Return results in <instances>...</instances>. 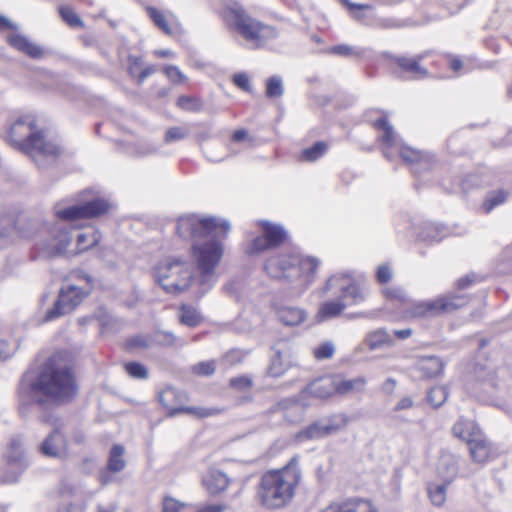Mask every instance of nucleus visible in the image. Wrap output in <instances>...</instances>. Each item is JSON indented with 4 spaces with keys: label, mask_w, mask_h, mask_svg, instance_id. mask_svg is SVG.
<instances>
[{
    "label": "nucleus",
    "mask_w": 512,
    "mask_h": 512,
    "mask_svg": "<svg viewBox=\"0 0 512 512\" xmlns=\"http://www.w3.org/2000/svg\"><path fill=\"white\" fill-rule=\"evenodd\" d=\"M258 226L262 234L254 237L246 247L245 253L248 256L259 255L263 252L277 249L288 239L285 229L269 221H260Z\"/></svg>",
    "instance_id": "9b49d317"
},
{
    "label": "nucleus",
    "mask_w": 512,
    "mask_h": 512,
    "mask_svg": "<svg viewBox=\"0 0 512 512\" xmlns=\"http://www.w3.org/2000/svg\"><path fill=\"white\" fill-rule=\"evenodd\" d=\"M230 479L228 476L216 469L209 470L203 477V485L211 495H217L227 489Z\"/></svg>",
    "instance_id": "cd10ccee"
},
{
    "label": "nucleus",
    "mask_w": 512,
    "mask_h": 512,
    "mask_svg": "<svg viewBox=\"0 0 512 512\" xmlns=\"http://www.w3.org/2000/svg\"><path fill=\"white\" fill-rule=\"evenodd\" d=\"M335 348L330 342H323L313 350V356L317 360L330 359L334 355Z\"/></svg>",
    "instance_id": "603ef678"
},
{
    "label": "nucleus",
    "mask_w": 512,
    "mask_h": 512,
    "mask_svg": "<svg viewBox=\"0 0 512 512\" xmlns=\"http://www.w3.org/2000/svg\"><path fill=\"white\" fill-rule=\"evenodd\" d=\"M292 366V355L290 352L277 351L272 357L268 374L271 377L283 375Z\"/></svg>",
    "instance_id": "72a5a7b5"
},
{
    "label": "nucleus",
    "mask_w": 512,
    "mask_h": 512,
    "mask_svg": "<svg viewBox=\"0 0 512 512\" xmlns=\"http://www.w3.org/2000/svg\"><path fill=\"white\" fill-rule=\"evenodd\" d=\"M452 432L455 437L464 440L467 444L471 442V440L484 435L477 423L469 418L458 421L453 426Z\"/></svg>",
    "instance_id": "c85d7f7f"
},
{
    "label": "nucleus",
    "mask_w": 512,
    "mask_h": 512,
    "mask_svg": "<svg viewBox=\"0 0 512 512\" xmlns=\"http://www.w3.org/2000/svg\"><path fill=\"white\" fill-rule=\"evenodd\" d=\"M190 254L194 268L179 257H167L159 261L153 275L163 290L170 294H182L193 286L202 295L215 282V272L223 256V245L216 239L193 242Z\"/></svg>",
    "instance_id": "f257e3e1"
},
{
    "label": "nucleus",
    "mask_w": 512,
    "mask_h": 512,
    "mask_svg": "<svg viewBox=\"0 0 512 512\" xmlns=\"http://www.w3.org/2000/svg\"><path fill=\"white\" fill-rule=\"evenodd\" d=\"M470 457L473 462L484 465L499 456L498 448L485 435L468 443Z\"/></svg>",
    "instance_id": "4be33fe9"
},
{
    "label": "nucleus",
    "mask_w": 512,
    "mask_h": 512,
    "mask_svg": "<svg viewBox=\"0 0 512 512\" xmlns=\"http://www.w3.org/2000/svg\"><path fill=\"white\" fill-rule=\"evenodd\" d=\"M6 457L8 460V471L0 476V484L15 483L24 470V450L20 437L11 438Z\"/></svg>",
    "instance_id": "f3484780"
},
{
    "label": "nucleus",
    "mask_w": 512,
    "mask_h": 512,
    "mask_svg": "<svg viewBox=\"0 0 512 512\" xmlns=\"http://www.w3.org/2000/svg\"><path fill=\"white\" fill-rule=\"evenodd\" d=\"M124 452H125L124 446H122L120 444H115L112 446L110 453H109L108 462H107L108 469L111 472L118 473V472H121L125 468L126 462L123 457Z\"/></svg>",
    "instance_id": "58836bf2"
},
{
    "label": "nucleus",
    "mask_w": 512,
    "mask_h": 512,
    "mask_svg": "<svg viewBox=\"0 0 512 512\" xmlns=\"http://www.w3.org/2000/svg\"><path fill=\"white\" fill-rule=\"evenodd\" d=\"M448 398V391L445 386L432 387L427 395L428 403L434 407H440Z\"/></svg>",
    "instance_id": "de8ad7c7"
},
{
    "label": "nucleus",
    "mask_w": 512,
    "mask_h": 512,
    "mask_svg": "<svg viewBox=\"0 0 512 512\" xmlns=\"http://www.w3.org/2000/svg\"><path fill=\"white\" fill-rule=\"evenodd\" d=\"M161 70L172 84L177 85L188 82L187 76L175 65H164Z\"/></svg>",
    "instance_id": "09e8293b"
},
{
    "label": "nucleus",
    "mask_w": 512,
    "mask_h": 512,
    "mask_svg": "<svg viewBox=\"0 0 512 512\" xmlns=\"http://www.w3.org/2000/svg\"><path fill=\"white\" fill-rule=\"evenodd\" d=\"M365 377H356L353 379H344L339 375H336V395H349L353 393H359L364 391L366 386Z\"/></svg>",
    "instance_id": "2f4dec72"
},
{
    "label": "nucleus",
    "mask_w": 512,
    "mask_h": 512,
    "mask_svg": "<svg viewBox=\"0 0 512 512\" xmlns=\"http://www.w3.org/2000/svg\"><path fill=\"white\" fill-rule=\"evenodd\" d=\"M229 229L230 225L225 221H219L212 216H200L194 213L181 216L176 222V234L185 240H196L212 234L226 236Z\"/></svg>",
    "instance_id": "1a4fd4ad"
},
{
    "label": "nucleus",
    "mask_w": 512,
    "mask_h": 512,
    "mask_svg": "<svg viewBox=\"0 0 512 512\" xmlns=\"http://www.w3.org/2000/svg\"><path fill=\"white\" fill-rule=\"evenodd\" d=\"M340 5L346 9L349 16L362 24H369L372 16L373 6L371 4H356L350 0H338Z\"/></svg>",
    "instance_id": "c756f323"
},
{
    "label": "nucleus",
    "mask_w": 512,
    "mask_h": 512,
    "mask_svg": "<svg viewBox=\"0 0 512 512\" xmlns=\"http://www.w3.org/2000/svg\"><path fill=\"white\" fill-rule=\"evenodd\" d=\"M101 241V233L97 228H91L77 236L76 254L84 253L97 246Z\"/></svg>",
    "instance_id": "f704fd0d"
},
{
    "label": "nucleus",
    "mask_w": 512,
    "mask_h": 512,
    "mask_svg": "<svg viewBox=\"0 0 512 512\" xmlns=\"http://www.w3.org/2000/svg\"><path fill=\"white\" fill-rule=\"evenodd\" d=\"M161 344L166 346H173L176 344V337L170 332H164L161 334V339L159 340Z\"/></svg>",
    "instance_id": "338daca9"
},
{
    "label": "nucleus",
    "mask_w": 512,
    "mask_h": 512,
    "mask_svg": "<svg viewBox=\"0 0 512 512\" xmlns=\"http://www.w3.org/2000/svg\"><path fill=\"white\" fill-rule=\"evenodd\" d=\"M413 368L420 379L429 380L443 374L444 363L437 356H421L416 360Z\"/></svg>",
    "instance_id": "b1692460"
},
{
    "label": "nucleus",
    "mask_w": 512,
    "mask_h": 512,
    "mask_svg": "<svg viewBox=\"0 0 512 512\" xmlns=\"http://www.w3.org/2000/svg\"><path fill=\"white\" fill-rule=\"evenodd\" d=\"M370 126L382 134L378 142L386 149L392 148L396 143V135L389 120V114L385 110L372 108L366 112Z\"/></svg>",
    "instance_id": "a211bd4d"
},
{
    "label": "nucleus",
    "mask_w": 512,
    "mask_h": 512,
    "mask_svg": "<svg viewBox=\"0 0 512 512\" xmlns=\"http://www.w3.org/2000/svg\"><path fill=\"white\" fill-rule=\"evenodd\" d=\"M178 317L181 324L188 327H197L203 322L200 312L192 305L183 303L179 306Z\"/></svg>",
    "instance_id": "c9c22d12"
},
{
    "label": "nucleus",
    "mask_w": 512,
    "mask_h": 512,
    "mask_svg": "<svg viewBox=\"0 0 512 512\" xmlns=\"http://www.w3.org/2000/svg\"><path fill=\"white\" fill-rule=\"evenodd\" d=\"M8 143L33 160H56L62 154V147L49 139L39 128L33 115H22L14 120L6 133Z\"/></svg>",
    "instance_id": "20e7f679"
},
{
    "label": "nucleus",
    "mask_w": 512,
    "mask_h": 512,
    "mask_svg": "<svg viewBox=\"0 0 512 512\" xmlns=\"http://www.w3.org/2000/svg\"><path fill=\"white\" fill-rule=\"evenodd\" d=\"M414 406H416V402L413 400L410 396L402 397L395 406V411H404L412 409Z\"/></svg>",
    "instance_id": "e2e57ef3"
},
{
    "label": "nucleus",
    "mask_w": 512,
    "mask_h": 512,
    "mask_svg": "<svg viewBox=\"0 0 512 512\" xmlns=\"http://www.w3.org/2000/svg\"><path fill=\"white\" fill-rule=\"evenodd\" d=\"M252 380L250 377L246 376V375H241V376H237V377H233L229 380V386L236 390V391H240V392H245V391H248L252 388Z\"/></svg>",
    "instance_id": "3c124183"
},
{
    "label": "nucleus",
    "mask_w": 512,
    "mask_h": 512,
    "mask_svg": "<svg viewBox=\"0 0 512 512\" xmlns=\"http://www.w3.org/2000/svg\"><path fill=\"white\" fill-rule=\"evenodd\" d=\"M320 266L318 258L296 251L275 254L264 264L267 275L304 292L315 281Z\"/></svg>",
    "instance_id": "7ed1b4c3"
},
{
    "label": "nucleus",
    "mask_w": 512,
    "mask_h": 512,
    "mask_svg": "<svg viewBox=\"0 0 512 512\" xmlns=\"http://www.w3.org/2000/svg\"><path fill=\"white\" fill-rule=\"evenodd\" d=\"M382 294L387 300H396V301H400V302H403L406 300L405 292L401 288L385 287L382 290Z\"/></svg>",
    "instance_id": "13d9d810"
},
{
    "label": "nucleus",
    "mask_w": 512,
    "mask_h": 512,
    "mask_svg": "<svg viewBox=\"0 0 512 512\" xmlns=\"http://www.w3.org/2000/svg\"><path fill=\"white\" fill-rule=\"evenodd\" d=\"M329 150V144L325 141H318L311 147L303 149L297 156L299 162H315L323 157Z\"/></svg>",
    "instance_id": "e433bc0d"
},
{
    "label": "nucleus",
    "mask_w": 512,
    "mask_h": 512,
    "mask_svg": "<svg viewBox=\"0 0 512 512\" xmlns=\"http://www.w3.org/2000/svg\"><path fill=\"white\" fill-rule=\"evenodd\" d=\"M85 506L79 503H69L67 504L62 512H84Z\"/></svg>",
    "instance_id": "774afa93"
},
{
    "label": "nucleus",
    "mask_w": 512,
    "mask_h": 512,
    "mask_svg": "<svg viewBox=\"0 0 512 512\" xmlns=\"http://www.w3.org/2000/svg\"><path fill=\"white\" fill-rule=\"evenodd\" d=\"M186 507V504L180 503L174 498L166 497L163 500V512H181Z\"/></svg>",
    "instance_id": "052dcab7"
},
{
    "label": "nucleus",
    "mask_w": 512,
    "mask_h": 512,
    "mask_svg": "<svg viewBox=\"0 0 512 512\" xmlns=\"http://www.w3.org/2000/svg\"><path fill=\"white\" fill-rule=\"evenodd\" d=\"M323 512H376L370 501L361 498H352L344 502L333 503Z\"/></svg>",
    "instance_id": "a878e982"
},
{
    "label": "nucleus",
    "mask_w": 512,
    "mask_h": 512,
    "mask_svg": "<svg viewBox=\"0 0 512 512\" xmlns=\"http://www.w3.org/2000/svg\"><path fill=\"white\" fill-rule=\"evenodd\" d=\"M78 393L74 368L55 354L47 359L30 385L31 400L38 405H57L71 401Z\"/></svg>",
    "instance_id": "f03ea898"
},
{
    "label": "nucleus",
    "mask_w": 512,
    "mask_h": 512,
    "mask_svg": "<svg viewBox=\"0 0 512 512\" xmlns=\"http://www.w3.org/2000/svg\"><path fill=\"white\" fill-rule=\"evenodd\" d=\"M145 12L155 27L167 36L175 37L184 34V28L172 12L162 11L153 6H146Z\"/></svg>",
    "instance_id": "6ab92c4d"
},
{
    "label": "nucleus",
    "mask_w": 512,
    "mask_h": 512,
    "mask_svg": "<svg viewBox=\"0 0 512 512\" xmlns=\"http://www.w3.org/2000/svg\"><path fill=\"white\" fill-rule=\"evenodd\" d=\"M370 349H378L393 344V339L389 332L383 328L370 332L367 336Z\"/></svg>",
    "instance_id": "ea45409f"
},
{
    "label": "nucleus",
    "mask_w": 512,
    "mask_h": 512,
    "mask_svg": "<svg viewBox=\"0 0 512 512\" xmlns=\"http://www.w3.org/2000/svg\"><path fill=\"white\" fill-rule=\"evenodd\" d=\"M58 12L62 20L71 28H84V22L72 7L61 5Z\"/></svg>",
    "instance_id": "79ce46f5"
},
{
    "label": "nucleus",
    "mask_w": 512,
    "mask_h": 512,
    "mask_svg": "<svg viewBox=\"0 0 512 512\" xmlns=\"http://www.w3.org/2000/svg\"><path fill=\"white\" fill-rule=\"evenodd\" d=\"M187 134V130L182 127H170L165 133L164 140L166 143H171L174 141L184 139L187 136Z\"/></svg>",
    "instance_id": "5fc2aeb1"
},
{
    "label": "nucleus",
    "mask_w": 512,
    "mask_h": 512,
    "mask_svg": "<svg viewBox=\"0 0 512 512\" xmlns=\"http://www.w3.org/2000/svg\"><path fill=\"white\" fill-rule=\"evenodd\" d=\"M346 426L345 418H322L297 434L298 440L317 439L337 433Z\"/></svg>",
    "instance_id": "aec40b11"
},
{
    "label": "nucleus",
    "mask_w": 512,
    "mask_h": 512,
    "mask_svg": "<svg viewBox=\"0 0 512 512\" xmlns=\"http://www.w3.org/2000/svg\"><path fill=\"white\" fill-rule=\"evenodd\" d=\"M93 319H95L98 322L101 334H104L113 323L112 317L104 311L95 314L93 316Z\"/></svg>",
    "instance_id": "bf43d9fd"
},
{
    "label": "nucleus",
    "mask_w": 512,
    "mask_h": 512,
    "mask_svg": "<svg viewBox=\"0 0 512 512\" xmlns=\"http://www.w3.org/2000/svg\"><path fill=\"white\" fill-rule=\"evenodd\" d=\"M41 452L49 457H61L66 452V440L63 434L54 430L41 444Z\"/></svg>",
    "instance_id": "bb28decb"
},
{
    "label": "nucleus",
    "mask_w": 512,
    "mask_h": 512,
    "mask_svg": "<svg viewBox=\"0 0 512 512\" xmlns=\"http://www.w3.org/2000/svg\"><path fill=\"white\" fill-rule=\"evenodd\" d=\"M216 365L214 360L202 361L192 367V372L198 376H210L214 374Z\"/></svg>",
    "instance_id": "864d4df0"
},
{
    "label": "nucleus",
    "mask_w": 512,
    "mask_h": 512,
    "mask_svg": "<svg viewBox=\"0 0 512 512\" xmlns=\"http://www.w3.org/2000/svg\"><path fill=\"white\" fill-rule=\"evenodd\" d=\"M71 244V235L68 230H59L50 240L47 246V254L49 256H60L67 252Z\"/></svg>",
    "instance_id": "473e14b6"
},
{
    "label": "nucleus",
    "mask_w": 512,
    "mask_h": 512,
    "mask_svg": "<svg viewBox=\"0 0 512 512\" xmlns=\"http://www.w3.org/2000/svg\"><path fill=\"white\" fill-rule=\"evenodd\" d=\"M302 479L298 456L292 457L280 469L265 472L260 481L258 497L267 508H280L288 504L295 495Z\"/></svg>",
    "instance_id": "39448f33"
},
{
    "label": "nucleus",
    "mask_w": 512,
    "mask_h": 512,
    "mask_svg": "<svg viewBox=\"0 0 512 512\" xmlns=\"http://www.w3.org/2000/svg\"><path fill=\"white\" fill-rule=\"evenodd\" d=\"M425 59L432 60L431 52H424L413 57L397 56L392 58L394 72L398 76H406L410 79H421L428 76V69L423 64Z\"/></svg>",
    "instance_id": "4468645a"
},
{
    "label": "nucleus",
    "mask_w": 512,
    "mask_h": 512,
    "mask_svg": "<svg viewBox=\"0 0 512 512\" xmlns=\"http://www.w3.org/2000/svg\"><path fill=\"white\" fill-rule=\"evenodd\" d=\"M469 303V297L464 294L447 293L434 299L411 303L404 311L407 319H422L436 317L455 312Z\"/></svg>",
    "instance_id": "6e6552de"
},
{
    "label": "nucleus",
    "mask_w": 512,
    "mask_h": 512,
    "mask_svg": "<svg viewBox=\"0 0 512 512\" xmlns=\"http://www.w3.org/2000/svg\"><path fill=\"white\" fill-rule=\"evenodd\" d=\"M398 154L415 177L433 171L437 164L434 155L405 144L399 146Z\"/></svg>",
    "instance_id": "ddd939ff"
},
{
    "label": "nucleus",
    "mask_w": 512,
    "mask_h": 512,
    "mask_svg": "<svg viewBox=\"0 0 512 512\" xmlns=\"http://www.w3.org/2000/svg\"><path fill=\"white\" fill-rule=\"evenodd\" d=\"M111 471L108 466L105 469L100 470L98 479L102 485H107L113 482L114 478L111 476Z\"/></svg>",
    "instance_id": "69168bd1"
},
{
    "label": "nucleus",
    "mask_w": 512,
    "mask_h": 512,
    "mask_svg": "<svg viewBox=\"0 0 512 512\" xmlns=\"http://www.w3.org/2000/svg\"><path fill=\"white\" fill-rule=\"evenodd\" d=\"M327 285L336 287L341 294L338 299L329 300L320 305L317 313L320 320L337 317L347 306L357 305L365 300L359 283L347 276L331 277Z\"/></svg>",
    "instance_id": "0eeeda50"
},
{
    "label": "nucleus",
    "mask_w": 512,
    "mask_h": 512,
    "mask_svg": "<svg viewBox=\"0 0 512 512\" xmlns=\"http://www.w3.org/2000/svg\"><path fill=\"white\" fill-rule=\"evenodd\" d=\"M86 295L87 292L74 285L62 288L54 306L47 311L45 319L51 321L71 312L83 301Z\"/></svg>",
    "instance_id": "2eb2a0df"
},
{
    "label": "nucleus",
    "mask_w": 512,
    "mask_h": 512,
    "mask_svg": "<svg viewBox=\"0 0 512 512\" xmlns=\"http://www.w3.org/2000/svg\"><path fill=\"white\" fill-rule=\"evenodd\" d=\"M430 63L435 68L439 67L441 64H446L455 76L461 75L465 68L464 60L460 56L450 53H432V61H430Z\"/></svg>",
    "instance_id": "7c9ffc66"
},
{
    "label": "nucleus",
    "mask_w": 512,
    "mask_h": 512,
    "mask_svg": "<svg viewBox=\"0 0 512 512\" xmlns=\"http://www.w3.org/2000/svg\"><path fill=\"white\" fill-rule=\"evenodd\" d=\"M473 282H474V278L469 275H466V276H463V277L457 279V281L455 282V287L458 290H463V289H466L469 286H471L473 284Z\"/></svg>",
    "instance_id": "0e129e2a"
},
{
    "label": "nucleus",
    "mask_w": 512,
    "mask_h": 512,
    "mask_svg": "<svg viewBox=\"0 0 512 512\" xmlns=\"http://www.w3.org/2000/svg\"><path fill=\"white\" fill-rule=\"evenodd\" d=\"M5 30L9 31L6 35L7 44L17 52L33 60H39L46 56L47 50L43 46L38 45L29 37L20 33L17 25L5 16L0 15V31Z\"/></svg>",
    "instance_id": "f8f14e48"
},
{
    "label": "nucleus",
    "mask_w": 512,
    "mask_h": 512,
    "mask_svg": "<svg viewBox=\"0 0 512 512\" xmlns=\"http://www.w3.org/2000/svg\"><path fill=\"white\" fill-rule=\"evenodd\" d=\"M459 471L458 458L449 452H442L437 466L438 476L446 483H452Z\"/></svg>",
    "instance_id": "393cba45"
},
{
    "label": "nucleus",
    "mask_w": 512,
    "mask_h": 512,
    "mask_svg": "<svg viewBox=\"0 0 512 512\" xmlns=\"http://www.w3.org/2000/svg\"><path fill=\"white\" fill-rule=\"evenodd\" d=\"M149 346V341L144 336H132L126 340L125 347L126 349H145Z\"/></svg>",
    "instance_id": "4d7b16f0"
},
{
    "label": "nucleus",
    "mask_w": 512,
    "mask_h": 512,
    "mask_svg": "<svg viewBox=\"0 0 512 512\" xmlns=\"http://www.w3.org/2000/svg\"><path fill=\"white\" fill-rule=\"evenodd\" d=\"M123 369L125 373L133 379L145 380L149 376L147 367L137 361H127L123 363Z\"/></svg>",
    "instance_id": "37998d69"
},
{
    "label": "nucleus",
    "mask_w": 512,
    "mask_h": 512,
    "mask_svg": "<svg viewBox=\"0 0 512 512\" xmlns=\"http://www.w3.org/2000/svg\"><path fill=\"white\" fill-rule=\"evenodd\" d=\"M176 105L179 109L192 113H198L203 109V101L197 96L180 95Z\"/></svg>",
    "instance_id": "a19ab883"
},
{
    "label": "nucleus",
    "mask_w": 512,
    "mask_h": 512,
    "mask_svg": "<svg viewBox=\"0 0 512 512\" xmlns=\"http://www.w3.org/2000/svg\"><path fill=\"white\" fill-rule=\"evenodd\" d=\"M508 197V192L505 190H498L491 192L482 203L483 211L488 214L495 207L503 204Z\"/></svg>",
    "instance_id": "a18cd8bd"
},
{
    "label": "nucleus",
    "mask_w": 512,
    "mask_h": 512,
    "mask_svg": "<svg viewBox=\"0 0 512 512\" xmlns=\"http://www.w3.org/2000/svg\"><path fill=\"white\" fill-rule=\"evenodd\" d=\"M112 208L111 203L104 197H93L80 204L66 208H57L55 215L58 219L74 222L77 220H90L107 215Z\"/></svg>",
    "instance_id": "9d476101"
},
{
    "label": "nucleus",
    "mask_w": 512,
    "mask_h": 512,
    "mask_svg": "<svg viewBox=\"0 0 512 512\" xmlns=\"http://www.w3.org/2000/svg\"><path fill=\"white\" fill-rule=\"evenodd\" d=\"M232 83L245 92H251L249 76L244 72L235 73L232 76Z\"/></svg>",
    "instance_id": "6e6d98bb"
},
{
    "label": "nucleus",
    "mask_w": 512,
    "mask_h": 512,
    "mask_svg": "<svg viewBox=\"0 0 512 512\" xmlns=\"http://www.w3.org/2000/svg\"><path fill=\"white\" fill-rule=\"evenodd\" d=\"M336 375H325L311 381L303 390L307 396L327 399L336 395Z\"/></svg>",
    "instance_id": "5701e85b"
},
{
    "label": "nucleus",
    "mask_w": 512,
    "mask_h": 512,
    "mask_svg": "<svg viewBox=\"0 0 512 512\" xmlns=\"http://www.w3.org/2000/svg\"><path fill=\"white\" fill-rule=\"evenodd\" d=\"M158 399L169 416L176 414L204 416L199 409L188 406L186 403V397L174 388H164L159 393Z\"/></svg>",
    "instance_id": "dca6fc26"
},
{
    "label": "nucleus",
    "mask_w": 512,
    "mask_h": 512,
    "mask_svg": "<svg viewBox=\"0 0 512 512\" xmlns=\"http://www.w3.org/2000/svg\"><path fill=\"white\" fill-rule=\"evenodd\" d=\"M284 93L282 79L273 75L265 81V95L269 99L280 98Z\"/></svg>",
    "instance_id": "49530a36"
},
{
    "label": "nucleus",
    "mask_w": 512,
    "mask_h": 512,
    "mask_svg": "<svg viewBox=\"0 0 512 512\" xmlns=\"http://www.w3.org/2000/svg\"><path fill=\"white\" fill-rule=\"evenodd\" d=\"M277 316L287 326H297L305 320V312L296 307H281L277 310Z\"/></svg>",
    "instance_id": "4c0bfd02"
},
{
    "label": "nucleus",
    "mask_w": 512,
    "mask_h": 512,
    "mask_svg": "<svg viewBox=\"0 0 512 512\" xmlns=\"http://www.w3.org/2000/svg\"><path fill=\"white\" fill-rule=\"evenodd\" d=\"M126 72L140 86L157 72V66L155 64H146L141 55L129 54L126 58Z\"/></svg>",
    "instance_id": "412c9836"
},
{
    "label": "nucleus",
    "mask_w": 512,
    "mask_h": 512,
    "mask_svg": "<svg viewBox=\"0 0 512 512\" xmlns=\"http://www.w3.org/2000/svg\"><path fill=\"white\" fill-rule=\"evenodd\" d=\"M330 52L332 54L339 55V56H344V57L354 56V55H358L359 54L358 52H356L354 50L353 47H351L349 45H346V44H340V45L332 46L330 48Z\"/></svg>",
    "instance_id": "680f3d73"
},
{
    "label": "nucleus",
    "mask_w": 512,
    "mask_h": 512,
    "mask_svg": "<svg viewBox=\"0 0 512 512\" xmlns=\"http://www.w3.org/2000/svg\"><path fill=\"white\" fill-rule=\"evenodd\" d=\"M451 483H446L443 481L442 484H429L428 485V494L431 502L435 506H441L444 504L446 500V492L447 488Z\"/></svg>",
    "instance_id": "c03bdc74"
},
{
    "label": "nucleus",
    "mask_w": 512,
    "mask_h": 512,
    "mask_svg": "<svg viewBox=\"0 0 512 512\" xmlns=\"http://www.w3.org/2000/svg\"><path fill=\"white\" fill-rule=\"evenodd\" d=\"M393 275V267L389 263L380 264L375 271L376 282L381 286L388 284L392 280Z\"/></svg>",
    "instance_id": "8fccbe9b"
},
{
    "label": "nucleus",
    "mask_w": 512,
    "mask_h": 512,
    "mask_svg": "<svg viewBox=\"0 0 512 512\" xmlns=\"http://www.w3.org/2000/svg\"><path fill=\"white\" fill-rule=\"evenodd\" d=\"M220 17L225 26L237 33L253 49L263 48L277 36L276 29L253 17L241 4L229 3L223 7Z\"/></svg>",
    "instance_id": "423d86ee"
}]
</instances>
